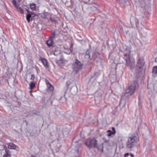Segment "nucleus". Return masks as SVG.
<instances>
[{"mask_svg":"<svg viewBox=\"0 0 157 157\" xmlns=\"http://www.w3.org/2000/svg\"><path fill=\"white\" fill-rule=\"evenodd\" d=\"M35 78V76L33 75H31L30 79L33 81Z\"/></svg>","mask_w":157,"mask_h":157,"instance_id":"28","label":"nucleus"},{"mask_svg":"<svg viewBox=\"0 0 157 157\" xmlns=\"http://www.w3.org/2000/svg\"><path fill=\"white\" fill-rule=\"evenodd\" d=\"M46 43L48 47H52L53 44V40L52 39L49 38V39L46 41Z\"/></svg>","mask_w":157,"mask_h":157,"instance_id":"14","label":"nucleus"},{"mask_svg":"<svg viewBox=\"0 0 157 157\" xmlns=\"http://www.w3.org/2000/svg\"><path fill=\"white\" fill-rule=\"evenodd\" d=\"M144 1V0H143Z\"/></svg>","mask_w":157,"mask_h":157,"instance_id":"39","label":"nucleus"},{"mask_svg":"<svg viewBox=\"0 0 157 157\" xmlns=\"http://www.w3.org/2000/svg\"><path fill=\"white\" fill-rule=\"evenodd\" d=\"M152 72L155 74L157 73V66H155L153 67L152 70Z\"/></svg>","mask_w":157,"mask_h":157,"instance_id":"21","label":"nucleus"},{"mask_svg":"<svg viewBox=\"0 0 157 157\" xmlns=\"http://www.w3.org/2000/svg\"><path fill=\"white\" fill-rule=\"evenodd\" d=\"M127 0H119V1L121 3H124L126 2Z\"/></svg>","mask_w":157,"mask_h":157,"instance_id":"32","label":"nucleus"},{"mask_svg":"<svg viewBox=\"0 0 157 157\" xmlns=\"http://www.w3.org/2000/svg\"><path fill=\"white\" fill-rule=\"evenodd\" d=\"M102 93L100 90L97 91L94 94L95 101L98 103L102 100Z\"/></svg>","mask_w":157,"mask_h":157,"instance_id":"7","label":"nucleus"},{"mask_svg":"<svg viewBox=\"0 0 157 157\" xmlns=\"http://www.w3.org/2000/svg\"><path fill=\"white\" fill-rule=\"evenodd\" d=\"M17 9L18 10V11L20 12L21 13L23 14L24 13V12L23 10L21 7H18L17 8Z\"/></svg>","mask_w":157,"mask_h":157,"instance_id":"26","label":"nucleus"},{"mask_svg":"<svg viewBox=\"0 0 157 157\" xmlns=\"http://www.w3.org/2000/svg\"><path fill=\"white\" fill-rule=\"evenodd\" d=\"M4 148L5 151L6 153L4 154L3 157H7L8 156H11L10 154L9 151L7 150L6 146H5Z\"/></svg>","mask_w":157,"mask_h":157,"instance_id":"15","label":"nucleus"},{"mask_svg":"<svg viewBox=\"0 0 157 157\" xmlns=\"http://www.w3.org/2000/svg\"><path fill=\"white\" fill-rule=\"evenodd\" d=\"M64 130H63V134H65V133H64Z\"/></svg>","mask_w":157,"mask_h":157,"instance_id":"36","label":"nucleus"},{"mask_svg":"<svg viewBox=\"0 0 157 157\" xmlns=\"http://www.w3.org/2000/svg\"><path fill=\"white\" fill-rule=\"evenodd\" d=\"M47 86L48 88V89L50 91H52L54 89L53 86L49 83H47Z\"/></svg>","mask_w":157,"mask_h":157,"instance_id":"20","label":"nucleus"},{"mask_svg":"<svg viewBox=\"0 0 157 157\" xmlns=\"http://www.w3.org/2000/svg\"><path fill=\"white\" fill-rule=\"evenodd\" d=\"M91 8H92V9L93 10H94V11H96L97 9V8L94 6H93V7H91Z\"/></svg>","mask_w":157,"mask_h":157,"instance_id":"33","label":"nucleus"},{"mask_svg":"<svg viewBox=\"0 0 157 157\" xmlns=\"http://www.w3.org/2000/svg\"><path fill=\"white\" fill-rule=\"evenodd\" d=\"M137 67L140 69L143 66L144 62L143 60H141L140 57L138 58L137 62Z\"/></svg>","mask_w":157,"mask_h":157,"instance_id":"10","label":"nucleus"},{"mask_svg":"<svg viewBox=\"0 0 157 157\" xmlns=\"http://www.w3.org/2000/svg\"><path fill=\"white\" fill-rule=\"evenodd\" d=\"M55 34L54 33H52L51 36L49 38V39H52L54 38L55 36Z\"/></svg>","mask_w":157,"mask_h":157,"instance_id":"27","label":"nucleus"},{"mask_svg":"<svg viewBox=\"0 0 157 157\" xmlns=\"http://www.w3.org/2000/svg\"><path fill=\"white\" fill-rule=\"evenodd\" d=\"M26 10L27 11L28 13V14L26 16V20L28 22H29L30 20V18L31 17V14H30L28 10Z\"/></svg>","mask_w":157,"mask_h":157,"instance_id":"19","label":"nucleus"},{"mask_svg":"<svg viewBox=\"0 0 157 157\" xmlns=\"http://www.w3.org/2000/svg\"><path fill=\"white\" fill-rule=\"evenodd\" d=\"M139 136L137 133H135L129 136L128 141L126 143V146L127 148H132L136 144L139 140Z\"/></svg>","mask_w":157,"mask_h":157,"instance_id":"1","label":"nucleus"},{"mask_svg":"<svg viewBox=\"0 0 157 157\" xmlns=\"http://www.w3.org/2000/svg\"><path fill=\"white\" fill-rule=\"evenodd\" d=\"M35 86V85L34 83L31 82L30 84V88L32 89Z\"/></svg>","mask_w":157,"mask_h":157,"instance_id":"22","label":"nucleus"},{"mask_svg":"<svg viewBox=\"0 0 157 157\" xmlns=\"http://www.w3.org/2000/svg\"><path fill=\"white\" fill-rule=\"evenodd\" d=\"M130 52L124 53V58L126 61V65L131 70L134 69L135 67V61L134 59L130 56Z\"/></svg>","mask_w":157,"mask_h":157,"instance_id":"2","label":"nucleus"},{"mask_svg":"<svg viewBox=\"0 0 157 157\" xmlns=\"http://www.w3.org/2000/svg\"><path fill=\"white\" fill-rule=\"evenodd\" d=\"M92 53L93 52H90L88 50L87 51L85 55V58L87 59H91L92 58H91V54H92Z\"/></svg>","mask_w":157,"mask_h":157,"instance_id":"12","label":"nucleus"},{"mask_svg":"<svg viewBox=\"0 0 157 157\" xmlns=\"http://www.w3.org/2000/svg\"><path fill=\"white\" fill-rule=\"evenodd\" d=\"M129 155H130V156L131 157H134V155L133 154H132V153L129 154V153H126L124 155V157H126L127 156H129Z\"/></svg>","mask_w":157,"mask_h":157,"instance_id":"24","label":"nucleus"},{"mask_svg":"<svg viewBox=\"0 0 157 157\" xmlns=\"http://www.w3.org/2000/svg\"><path fill=\"white\" fill-rule=\"evenodd\" d=\"M85 145L89 149L92 147L99 149L97 141L94 138H89L85 140Z\"/></svg>","mask_w":157,"mask_h":157,"instance_id":"4","label":"nucleus"},{"mask_svg":"<svg viewBox=\"0 0 157 157\" xmlns=\"http://www.w3.org/2000/svg\"><path fill=\"white\" fill-rule=\"evenodd\" d=\"M12 2L14 6L17 8L18 6H17V3L16 1L14 0H13L12 1Z\"/></svg>","mask_w":157,"mask_h":157,"instance_id":"25","label":"nucleus"},{"mask_svg":"<svg viewBox=\"0 0 157 157\" xmlns=\"http://www.w3.org/2000/svg\"><path fill=\"white\" fill-rule=\"evenodd\" d=\"M82 64L78 60H76L72 64V68L73 70L76 73L81 70L82 68Z\"/></svg>","mask_w":157,"mask_h":157,"instance_id":"5","label":"nucleus"},{"mask_svg":"<svg viewBox=\"0 0 157 157\" xmlns=\"http://www.w3.org/2000/svg\"><path fill=\"white\" fill-rule=\"evenodd\" d=\"M139 30L142 35H145L147 33V29L143 25H141L139 27Z\"/></svg>","mask_w":157,"mask_h":157,"instance_id":"11","label":"nucleus"},{"mask_svg":"<svg viewBox=\"0 0 157 157\" xmlns=\"http://www.w3.org/2000/svg\"><path fill=\"white\" fill-rule=\"evenodd\" d=\"M61 146V144L58 141L53 142L52 144V149L53 152H58Z\"/></svg>","mask_w":157,"mask_h":157,"instance_id":"6","label":"nucleus"},{"mask_svg":"<svg viewBox=\"0 0 157 157\" xmlns=\"http://www.w3.org/2000/svg\"><path fill=\"white\" fill-rule=\"evenodd\" d=\"M30 8L31 9L33 10H34L35 9V4L32 3L30 5Z\"/></svg>","mask_w":157,"mask_h":157,"instance_id":"23","label":"nucleus"},{"mask_svg":"<svg viewBox=\"0 0 157 157\" xmlns=\"http://www.w3.org/2000/svg\"><path fill=\"white\" fill-rule=\"evenodd\" d=\"M91 58H92L91 59H93L94 61L96 62H98V56L96 53H94L93 52V53L91 54Z\"/></svg>","mask_w":157,"mask_h":157,"instance_id":"13","label":"nucleus"},{"mask_svg":"<svg viewBox=\"0 0 157 157\" xmlns=\"http://www.w3.org/2000/svg\"><path fill=\"white\" fill-rule=\"evenodd\" d=\"M141 7H144V5H141Z\"/></svg>","mask_w":157,"mask_h":157,"instance_id":"37","label":"nucleus"},{"mask_svg":"<svg viewBox=\"0 0 157 157\" xmlns=\"http://www.w3.org/2000/svg\"><path fill=\"white\" fill-rule=\"evenodd\" d=\"M40 60L45 67H48V62L44 58H41L40 59Z\"/></svg>","mask_w":157,"mask_h":157,"instance_id":"17","label":"nucleus"},{"mask_svg":"<svg viewBox=\"0 0 157 157\" xmlns=\"http://www.w3.org/2000/svg\"><path fill=\"white\" fill-rule=\"evenodd\" d=\"M138 86V85L137 81H134L132 82L126 90L124 96L128 97L132 95L137 90Z\"/></svg>","mask_w":157,"mask_h":157,"instance_id":"3","label":"nucleus"},{"mask_svg":"<svg viewBox=\"0 0 157 157\" xmlns=\"http://www.w3.org/2000/svg\"><path fill=\"white\" fill-rule=\"evenodd\" d=\"M8 147L10 149H15L16 146L13 143H10L8 145Z\"/></svg>","mask_w":157,"mask_h":157,"instance_id":"18","label":"nucleus"},{"mask_svg":"<svg viewBox=\"0 0 157 157\" xmlns=\"http://www.w3.org/2000/svg\"><path fill=\"white\" fill-rule=\"evenodd\" d=\"M54 55H56V56H57V55H58V54H59V55H61V54H60V52H54Z\"/></svg>","mask_w":157,"mask_h":157,"instance_id":"29","label":"nucleus"},{"mask_svg":"<svg viewBox=\"0 0 157 157\" xmlns=\"http://www.w3.org/2000/svg\"><path fill=\"white\" fill-rule=\"evenodd\" d=\"M60 58L59 60H56V62L58 66L62 67L63 66V64L66 62V60L64 59L63 56L62 55H59Z\"/></svg>","mask_w":157,"mask_h":157,"instance_id":"9","label":"nucleus"},{"mask_svg":"<svg viewBox=\"0 0 157 157\" xmlns=\"http://www.w3.org/2000/svg\"><path fill=\"white\" fill-rule=\"evenodd\" d=\"M30 93H31V94L32 93V91L31 90L30 91Z\"/></svg>","mask_w":157,"mask_h":157,"instance_id":"35","label":"nucleus"},{"mask_svg":"<svg viewBox=\"0 0 157 157\" xmlns=\"http://www.w3.org/2000/svg\"><path fill=\"white\" fill-rule=\"evenodd\" d=\"M112 130L113 131V132H112V134H115L116 133V131L115 130V129L114 127L112 128Z\"/></svg>","mask_w":157,"mask_h":157,"instance_id":"31","label":"nucleus"},{"mask_svg":"<svg viewBox=\"0 0 157 157\" xmlns=\"http://www.w3.org/2000/svg\"><path fill=\"white\" fill-rule=\"evenodd\" d=\"M71 52V51L68 53L69 54H70Z\"/></svg>","mask_w":157,"mask_h":157,"instance_id":"38","label":"nucleus"},{"mask_svg":"<svg viewBox=\"0 0 157 157\" xmlns=\"http://www.w3.org/2000/svg\"><path fill=\"white\" fill-rule=\"evenodd\" d=\"M139 40L138 39H137V38H135V41H136V40Z\"/></svg>","mask_w":157,"mask_h":157,"instance_id":"34","label":"nucleus"},{"mask_svg":"<svg viewBox=\"0 0 157 157\" xmlns=\"http://www.w3.org/2000/svg\"><path fill=\"white\" fill-rule=\"evenodd\" d=\"M130 22L132 26H136L137 20L134 17H132L130 19Z\"/></svg>","mask_w":157,"mask_h":157,"instance_id":"16","label":"nucleus"},{"mask_svg":"<svg viewBox=\"0 0 157 157\" xmlns=\"http://www.w3.org/2000/svg\"><path fill=\"white\" fill-rule=\"evenodd\" d=\"M108 132H110L108 134V136H110L112 134H112V132L111 131H110V130L108 131Z\"/></svg>","mask_w":157,"mask_h":157,"instance_id":"30","label":"nucleus"},{"mask_svg":"<svg viewBox=\"0 0 157 157\" xmlns=\"http://www.w3.org/2000/svg\"><path fill=\"white\" fill-rule=\"evenodd\" d=\"M81 144L80 143H75L72 146V152L73 153L78 154L79 153L78 149L80 147Z\"/></svg>","mask_w":157,"mask_h":157,"instance_id":"8","label":"nucleus"}]
</instances>
